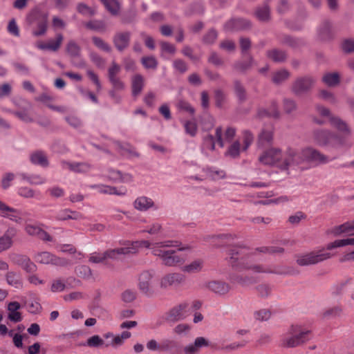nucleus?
<instances>
[{"instance_id": "nucleus-1", "label": "nucleus", "mask_w": 354, "mask_h": 354, "mask_svg": "<svg viewBox=\"0 0 354 354\" xmlns=\"http://www.w3.org/2000/svg\"><path fill=\"white\" fill-rule=\"evenodd\" d=\"M227 261L236 271L248 270L253 273H268L281 275H296L299 271L292 267L283 266H264L257 262V256L250 254L245 247L235 246L228 252Z\"/></svg>"}, {"instance_id": "nucleus-2", "label": "nucleus", "mask_w": 354, "mask_h": 354, "mask_svg": "<svg viewBox=\"0 0 354 354\" xmlns=\"http://www.w3.org/2000/svg\"><path fill=\"white\" fill-rule=\"evenodd\" d=\"M329 161L327 156L312 147L301 149L288 147L283 151L282 171H288L290 169L304 171L308 168L306 166V162L327 163Z\"/></svg>"}, {"instance_id": "nucleus-3", "label": "nucleus", "mask_w": 354, "mask_h": 354, "mask_svg": "<svg viewBox=\"0 0 354 354\" xmlns=\"http://www.w3.org/2000/svg\"><path fill=\"white\" fill-rule=\"evenodd\" d=\"M148 248H150L151 253L166 266H176L183 263L185 261V258L178 253L185 248H178L176 241L167 240L153 244L150 243V246Z\"/></svg>"}, {"instance_id": "nucleus-4", "label": "nucleus", "mask_w": 354, "mask_h": 354, "mask_svg": "<svg viewBox=\"0 0 354 354\" xmlns=\"http://www.w3.org/2000/svg\"><path fill=\"white\" fill-rule=\"evenodd\" d=\"M158 279L153 270H144L138 275V288L140 293L147 297L158 294Z\"/></svg>"}, {"instance_id": "nucleus-5", "label": "nucleus", "mask_w": 354, "mask_h": 354, "mask_svg": "<svg viewBox=\"0 0 354 354\" xmlns=\"http://www.w3.org/2000/svg\"><path fill=\"white\" fill-rule=\"evenodd\" d=\"M310 330H304L301 326H292L282 336L281 345L292 348L299 346L308 339Z\"/></svg>"}, {"instance_id": "nucleus-6", "label": "nucleus", "mask_w": 354, "mask_h": 354, "mask_svg": "<svg viewBox=\"0 0 354 354\" xmlns=\"http://www.w3.org/2000/svg\"><path fill=\"white\" fill-rule=\"evenodd\" d=\"M149 246L150 242L146 240L127 242L123 247L106 250L105 255L106 259L117 260L120 255L136 254L140 248H149Z\"/></svg>"}, {"instance_id": "nucleus-7", "label": "nucleus", "mask_w": 354, "mask_h": 354, "mask_svg": "<svg viewBox=\"0 0 354 354\" xmlns=\"http://www.w3.org/2000/svg\"><path fill=\"white\" fill-rule=\"evenodd\" d=\"M283 157V152L279 148L271 147L259 156V160L263 165L274 167L282 171Z\"/></svg>"}, {"instance_id": "nucleus-8", "label": "nucleus", "mask_w": 354, "mask_h": 354, "mask_svg": "<svg viewBox=\"0 0 354 354\" xmlns=\"http://www.w3.org/2000/svg\"><path fill=\"white\" fill-rule=\"evenodd\" d=\"M332 254L326 252L324 249L313 251L309 253L299 254L296 257V261L301 266H307L316 264L330 259Z\"/></svg>"}, {"instance_id": "nucleus-9", "label": "nucleus", "mask_w": 354, "mask_h": 354, "mask_svg": "<svg viewBox=\"0 0 354 354\" xmlns=\"http://www.w3.org/2000/svg\"><path fill=\"white\" fill-rule=\"evenodd\" d=\"M189 316V304L187 302L180 303L171 308L164 315V319L169 324H174L185 319Z\"/></svg>"}, {"instance_id": "nucleus-10", "label": "nucleus", "mask_w": 354, "mask_h": 354, "mask_svg": "<svg viewBox=\"0 0 354 354\" xmlns=\"http://www.w3.org/2000/svg\"><path fill=\"white\" fill-rule=\"evenodd\" d=\"M185 277L183 274L174 272L162 276L159 281V286L162 289H167L173 286H178L183 283Z\"/></svg>"}, {"instance_id": "nucleus-11", "label": "nucleus", "mask_w": 354, "mask_h": 354, "mask_svg": "<svg viewBox=\"0 0 354 354\" xmlns=\"http://www.w3.org/2000/svg\"><path fill=\"white\" fill-rule=\"evenodd\" d=\"M315 80L311 77H304L297 79L292 84V91L296 95L308 92L313 86Z\"/></svg>"}, {"instance_id": "nucleus-12", "label": "nucleus", "mask_w": 354, "mask_h": 354, "mask_svg": "<svg viewBox=\"0 0 354 354\" xmlns=\"http://www.w3.org/2000/svg\"><path fill=\"white\" fill-rule=\"evenodd\" d=\"M131 34L129 31H119L115 33L113 37V43L115 48L122 52L127 49L130 44Z\"/></svg>"}, {"instance_id": "nucleus-13", "label": "nucleus", "mask_w": 354, "mask_h": 354, "mask_svg": "<svg viewBox=\"0 0 354 354\" xmlns=\"http://www.w3.org/2000/svg\"><path fill=\"white\" fill-rule=\"evenodd\" d=\"M104 177L113 183H128L132 182L133 179L132 175L130 174H123L119 170L111 168L107 170L106 174H104Z\"/></svg>"}, {"instance_id": "nucleus-14", "label": "nucleus", "mask_w": 354, "mask_h": 354, "mask_svg": "<svg viewBox=\"0 0 354 354\" xmlns=\"http://www.w3.org/2000/svg\"><path fill=\"white\" fill-rule=\"evenodd\" d=\"M61 166L63 169H68L75 173H86L90 171L91 165L86 162H69L62 160Z\"/></svg>"}, {"instance_id": "nucleus-15", "label": "nucleus", "mask_w": 354, "mask_h": 354, "mask_svg": "<svg viewBox=\"0 0 354 354\" xmlns=\"http://www.w3.org/2000/svg\"><path fill=\"white\" fill-rule=\"evenodd\" d=\"M209 346V341L203 337H198L192 344H189L183 347L184 354H198L203 347Z\"/></svg>"}, {"instance_id": "nucleus-16", "label": "nucleus", "mask_w": 354, "mask_h": 354, "mask_svg": "<svg viewBox=\"0 0 354 354\" xmlns=\"http://www.w3.org/2000/svg\"><path fill=\"white\" fill-rule=\"evenodd\" d=\"M316 109L321 115L330 117L331 124L338 130L342 132H349L346 124L338 118L330 117V111L327 108L322 106H317Z\"/></svg>"}, {"instance_id": "nucleus-17", "label": "nucleus", "mask_w": 354, "mask_h": 354, "mask_svg": "<svg viewBox=\"0 0 354 354\" xmlns=\"http://www.w3.org/2000/svg\"><path fill=\"white\" fill-rule=\"evenodd\" d=\"M133 207L140 212H147L150 209H158L154 201L145 196H141L136 198L133 203Z\"/></svg>"}, {"instance_id": "nucleus-18", "label": "nucleus", "mask_w": 354, "mask_h": 354, "mask_svg": "<svg viewBox=\"0 0 354 354\" xmlns=\"http://www.w3.org/2000/svg\"><path fill=\"white\" fill-rule=\"evenodd\" d=\"M88 187L97 190V192L104 194L124 196L127 193L126 189H118L115 187L106 185L103 184L89 185Z\"/></svg>"}, {"instance_id": "nucleus-19", "label": "nucleus", "mask_w": 354, "mask_h": 354, "mask_svg": "<svg viewBox=\"0 0 354 354\" xmlns=\"http://www.w3.org/2000/svg\"><path fill=\"white\" fill-rule=\"evenodd\" d=\"M207 288L218 295H225L230 290L229 283L223 281H211L206 283Z\"/></svg>"}, {"instance_id": "nucleus-20", "label": "nucleus", "mask_w": 354, "mask_h": 354, "mask_svg": "<svg viewBox=\"0 0 354 354\" xmlns=\"http://www.w3.org/2000/svg\"><path fill=\"white\" fill-rule=\"evenodd\" d=\"M250 26L249 21L244 19H232L224 25V30L226 32H233L246 29Z\"/></svg>"}, {"instance_id": "nucleus-21", "label": "nucleus", "mask_w": 354, "mask_h": 354, "mask_svg": "<svg viewBox=\"0 0 354 354\" xmlns=\"http://www.w3.org/2000/svg\"><path fill=\"white\" fill-rule=\"evenodd\" d=\"M0 213L1 215L9 218L10 220L20 223L22 218L18 215L19 210L8 206L6 204L0 201Z\"/></svg>"}, {"instance_id": "nucleus-22", "label": "nucleus", "mask_w": 354, "mask_h": 354, "mask_svg": "<svg viewBox=\"0 0 354 354\" xmlns=\"http://www.w3.org/2000/svg\"><path fill=\"white\" fill-rule=\"evenodd\" d=\"M17 234L15 227H9L4 234L0 237V253L8 250L12 245V239Z\"/></svg>"}, {"instance_id": "nucleus-23", "label": "nucleus", "mask_w": 354, "mask_h": 354, "mask_svg": "<svg viewBox=\"0 0 354 354\" xmlns=\"http://www.w3.org/2000/svg\"><path fill=\"white\" fill-rule=\"evenodd\" d=\"M315 142L319 145H326L336 138V136L326 130H317L313 133Z\"/></svg>"}, {"instance_id": "nucleus-24", "label": "nucleus", "mask_w": 354, "mask_h": 354, "mask_svg": "<svg viewBox=\"0 0 354 354\" xmlns=\"http://www.w3.org/2000/svg\"><path fill=\"white\" fill-rule=\"evenodd\" d=\"M64 37L62 34H57L55 39H50L46 43H37L36 46L41 50H48L55 52L59 50L63 41Z\"/></svg>"}, {"instance_id": "nucleus-25", "label": "nucleus", "mask_w": 354, "mask_h": 354, "mask_svg": "<svg viewBox=\"0 0 354 354\" xmlns=\"http://www.w3.org/2000/svg\"><path fill=\"white\" fill-rule=\"evenodd\" d=\"M21 305L17 301L10 302L8 305V310L9 311L8 318L11 322L17 323L21 321L22 316L18 310L20 309Z\"/></svg>"}, {"instance_id": "nucleus-26", "label": "nucleus", "mask_w": 354, "mask_h": 354, "mask_svg": "<svg viewBox=\"0 0 354 354\" xmlns=\"http://www.w3.org/2000/svg\"><path fill=\"white\" fill-rule=\"evenodd\" d=\"M55 218L57 221L78 220L82 218V215L80 212L72 211L69 209H64L58 211Z\"/></svg>"}, {"instance_id": "nucleus-27", "label": "nucleus", "mask_w": 354, "mask_h": 354, "mask_svg": "<svg viewBox=\"0 0 354 354\" xmlns=\"http://www.w3.org/2000/svg\"><path fill=\"white\" fill-rule=\"evenodd\" d=\"M333 233L335 236L345 234L348 236H354V221L346 222L333 229Z\"/></svg>"}, {"instance_id": "nucleus-28", "label": "nucleus", "mask_w": 354, "mask_h": 354, "mask_svg": "<svg viewBox=\"0 0 354 354\" xmlns=\"http://www.w3.org/2000/svg\"><path fill=\"white\" fill-rule=\"evenodd\" d=\"M145 79L140 74H136L131 78V91L133 96L138 95L143 89Z\"/></svg>"}, {"instance_id": "nucleus-29", "label": "nucleus", "mask_w": 354, "mask_h": 354, "mask_svg": "<svg viewBox=\"0 0 354 354\" xmlns=\"http://www.w3.org/2000/svg\"><path fill=\"white\" fill-rule=\"evenodd\" d=\"M270 0H266L262 6L257 8L255 16L257 18L262 21H267L270 17V10L268 6V3Z\"/></svg>"}, {"instance_id": "nucleus-30", "label": "nucleus", "mask_w": 354, "mask_h": 354, "mask_svg": "<svg viewBox=\"0 0 354 354\" xmlns=\"http://www.w3.org/2000/svg\"><path fill=\"white\" fill-rule=\"evenodd\" d=\"M16 263L28 272H34L37 270L36 265L26 256H19Z\"/></svg>"}, {"instance_id": "nucleus-31", "label": "nucleus", "mask_w": 354, "mask_h": 354, "mask_svg": "<svg viewBox=\"0 0 354 354\" xmlns=\"http://www.w3.org/2000/svg\"><path fill=\"white\" fill-rule=\"evenodd\" d=\"M30 161L35 165L46 167L48 165V160L46 153L42 151H37L30 155Z\"/></svg>"}, {"instance_id": "nucleus-32", "label": "nucleus", "mask_w": 354, "mask_h": 354, "mask_svg": "<svg viewBox=\"0 0 354 354\" xmlns=\"http://www.w3.org/2000/svg\"><path fill=\"white\" fill-rule=\"evenodd\" d=\"M6 279L7 283L15 288H21L23 287L21 277L18 273L12 271L8 272L6 275Z\"/></svg>"}, {"instance_id": "nucleus-33", "label": "nucleus", "mask_w": 354, "mask_h": 354, "mask_svg": "<svg viewBox=\"0 0 354 354\" xmlns=\"http://www.w3.org/2000/svg\"><path fill=\"white\" fill-rule=\"evenodd\" d=\"M279 111L278 110L276 102L272 101L268 109H262L259 111L260 117L268 116L270 118H278L279 117Z\"/></svg>"}, {"instance_id": "nucleus-34", "label": "nucleus", "mask_w": 354, "mask_h": 354, "mask_svg": "<svg viewBox=\"0 0 354 354\" xmlns=\"http://www.w3.org/2000/svg\"><path fill=\"white\" fill-rule=\"evenodd\" d=\"M203 266L202 260H195L189 264L185 265L182 268V270L185 272L192 274L199 272Z\"/></svg>"}, {"instance_id": "nucleus-35", "label": "nucleus", "mask_w": 354, "mask_h": 354, "mask_svg": "<svg viewBox=\"0 0 354 354\" xmlns=\"http://www.w3.org/2000/svg\"><path fill=\"white\" fill-rule=\"evenodd\" d=\"M215 147L214 138L212 135H207L203 138L201 146V151L205 155H208L209 151H212Z\"/></svg>"}, {"instance_id": "nucleus-36", "label": "nucleus", "mask_w": 354, "mask_h": 354, "mask_svg": "<svg viewBox=\"0 0 354 354\" xmlns=\"http://www.w3.org/2000/svg\"><path fill=\"white\" fill-rule=\"evenodd\" d=\"M318 35L321 39H328L331 36V24L328 21H324L318 28Z\"/></svg>"}, {"instance_id": "nucleus-37", "label": "nucleus", "mask_w": 354, "mask_h": 354, "mask_svg": "<svg viewBox=\"0 0 354 354\" xmlns=\"http://www.w3.org/2000/svg\"><path fill=\"white\" fill-rule=\"evenodd\" d=\"M21 176L24 180H26L30 185H42L46 182L45 178L38 174L28 175L26 174H21Z\"/></svg>"}, {"instance_id": "nucleus-38", "label": "nucleus", "mask_w": 354, "mask_h": 354, "mask_svg": "<svg viewBox=\"0 0 354 354\" xmlns=\"http://www.w3.org/2000/svg\"><path fill=\"white\" fill-rule=\"evenodd\" d=\"M54 258V254L49 252H38L35 256L36 262L41 264H52Z\"/></svg>"}, {"instance_id": "nucleus-39", "label": "nucleus", "mask_w": 354, "mask_h": 354, "mask_svg": "<svg viewBox=\"0 0 354 354\" xmlns=\"http://www.w3.org/2000/svg\"><path fill=\"white\" fill-rule=\"evenodd\" d=\"M348 245H354V238L335 240V241L327 244L326 249L330 250L336 248L343 247Z\"/></svg>"}, {"instance_id": "nucleus-40", "label": "nucleus", "mask_w": 354, "mask_h": 354, "mask_svg": "<svg viewBox=\"0 0 354 354\" xmlns=\"http://www.w3.org/2000/svg\"><path fill=\"white\" fill-rule=\"evenodd\" d=\"M322 80L326 85L335 86L339 82V76L337 73H329L323 76Z\"/></svg>"}, {"instance_id": "nucleus-41", "label": "nucleus", "mask_w": 354, "mask_h": 354, "mask_svg": "<svg viewBox=\"0 0 354 354\" xmlns=\"http://www.w3.org/2000/svg\"><path fill=\"white\" fill-rule=\"evenodd\" d=\"M141 64L146 69L155 70L158 67V61L154 56H145L142 57Z\"/></svg>"}, {"instance_id": "nucleus-42", "label": "nucleus", "mask_w": 354, "mask_h": 354, "mask_svg": "<svg viewBox=\"0 0 354 354\" xmlns=\"http://www.w3.org/2000/svg\"><path fill=\"white\" fill-rule=\"evenodd\" d=\"M290 76V73L285 69L275 72L272 76V82L276 84H280L286 81Z\"/></svg>"}, {"instance_id": "nucleus-43", "label": "nucleus", "mask_w": 354, "mask_h": 354, "mask_svg": "<svg viewBox=\"0 0 354 354\" xmlns=\"http://www.w3.org/2000/svg\"><path fill=\"white\" fill-rule=\"evenodd\" d=\"M268 57L277 62H281L286 59V54L284 51L277 49L270 50L267 53Z\"/></svg>"}, {"instance_id": "nucleus-44", "label": "nucleus", "mask_w": 354, "mask_h": 354, "mask_svg": "<svg viewBox=\"0 0 354 354\" xmlns=\"http://www.w3.org/2000/svg\"><path fill=\"white\" fill-rule=\"evenodd\" d=\"M273 140V133L272 130H264L259 136V144L264 145L270 144Z\"/></svg>"}, {"instance_id": "nucleus-45", "label": "nucleus", "mask_w": 354, "mask_h": 354, "mask_svg": "<svg viewBox=\"0 0 354 354\" xmlns=\"http://www.w3.org/2000/svg\"><path fill=\"white\" fill-rule=\"evenodd\" d=\"M47 17L44 16L37 24V29L32 32L35 36H41L46 33L47 30Z\"/></svg>"}, {"instance_id": "nucleus-46", "label": "nucleus", "mask_w": 354, "mask_h": 354, "mask_svg": "<svg viewBox=\"0 0 354 354\" xmlns=\"http://www.w3.org/2000/svg\"><path fill=\"white\" fill-rule=\"evenodd\" d=\"M75 272L79 277L84 279H89L92 277V270L88 266H79L76 267Z\"/></svg>"}, {"instance_id": "nucleus-47", "label": "nucleus", "mask_w": 354, "mask_h": 354, "mask_svg": "<svg viewBox=\"0 0 354 354\" xmlns=\"http://www.w3.org/2000/svg\"><path fill=\"white\" fill-rule=\"evenodd\" d=\"M104 6L113 15H118L120 12V5L117 0H110Z\"/></svg>"}, {"instance_id": "nucleus-48", "label": "nucleus", "mask_w": 354, "mask_h": 354, "mask_svg": "<svg viewBox=\"0 0 354 354\" xmlns=\"http://www.w3.org/2000/svg\"><path fill=\"white\" fill-rule=\"evenodd\" d=\"M342 313V308L340 306H335L324 311V317L326 318H333L339 317Z\"/></svg>"}, {"instance_id": "nucleus-49", "label": "nucleus", "mask_w": 354, "mask_h": 354, "mask_svg": "<svg viewBox=\"0 0 354 354\" xmlns=\"http://www.w3.org/2000/svg\"><path fill=\"white\" fill-rule=\"evenodd\" d=\"M92 41L95 46L99 49L104 50L105 52L109 53L111 51V47L109 44L105 42L102 39L98 37H93L92 38Z\"/></svg>"}, {"instance_id": "nucleus-50", "label": "nucleus", "mask_w": 354, "mask_h": 354, "mask_svg": "<svg viewBox=\"0 0 354 354\" xmlns=\"http://www.w3.org/2000/svg\"><path fill=\"white\" fill-rule=\"evenodd\" d=\"M254 317L260 322L267 321L271 317V312L268 309H261L254 312Z\"/></svg>"}, {"instance_id": "nucleus-51", "label": "nucleus", "mask_w": 354, "mask_h": 354, "mask_svg": "<svg viewBox=\"0 0 354 354\" xmlns=\"http://www.w3.org/2000/svg\"><path fill=\"white\" fill-rule=\"evenodd\" d=\"M67 53L72 57H77L80 55V48L74 41H70L66 46Z\"/></svg>"}, {"instance_id": "nucleus-52", "label": "nucleus", "mask_w": 354, "mask_h": 354, "mask_svg": "<svg viewBox=\"0 0 354 354\" xmlns=\"http://www.w3.org/2000/svg\"><path fill=\"white\" fill-rule=\"evenodd\" d=\"M242 135L243 142V150H247L254 141V136L248 130L243 131Z\"/></svg>"}, {"instance_id": "nucleus-53", "label": "nucleus", "mask_w": 354, "mask_h": 354, "mask_svg": "<svg viewBox=\"0 0 354 354\" xmlns=\"http://www.w3.org/2000/svg\"><path fill=\"white\" fill-rule=\"evenodd\" d=\"M241 151V146L239 141H235L233 144H232L227 151L226 152V155L230 156L232 158H236L239 156Z\"/></svg>"}, {"instance_id": "nucleus-54", "label": "nucleus", "mask_w": 354, "mask_h": 354, "mask_svg": "<svg viewBox=\"0 0 354 354\" xmlns=\"http://www.w3.org/2000/svg\"><path fill=\"white\" fill-rule=\"evenodd\" d=\"M306 218V214L301 211L297 212L295 214L291 215L288 218V222L293 225H298L301 221Z\"/></svg>"}, {"instance_id": "nucleus-55", "label": "nucleus", "mask_w": 354, "mask_h": 354, "mask_svg": "<svg viewBox=\"0 0 354 354\" xmlns=\"http://www.w3.org/2000/svg\"><path fill=\"white\" fill-rule=\"evenodd\" d=\"M184 127L187 134L192 137L196 136L197 133V125L194 121H187L184 124Z\"/></svg>"}, {"instance_id": "nucleus-56", "label": "nucleus", "mask_w": 354, "mask_h": 354, "mask_svg": "<svg viewBox=\"0 0 354 354\" xmlns=\"http://www.w3.org/2000/svg\"><path fill=\"white\" fill-rule=\"evenodd\" d=\"M106 260L105 252L102 253L93 252L89 256V261L93 263H104Z\"/></svg>"}, {"instance_id": "nucleus-57", "label": "nucleus", "mask_w": 354, "mask_h": 354, "mask_svg": "<svg viewBox=\"0 0 354 354\" xmlns=\"http://www.w3.org/2000/svg\"><path fill=\"white\" fill-rule=\"evenodd\" d=\"M26 306L29 313L36 314L39 313L41 306L37 300H31L26 303Z\"/></svg>"}, {"instance_id": "nucleus-58", "label": "nucleus", "mask_w": 354, "mask_h": 354, "mask_svg": "<svg viewBox=\"0 0 354 354\" xmlns=\"http://www.w3.org/2000/svg\"><path fill=\"white\" fill-rule=\"evenodd\" d=\"M17 193L19 196L26 198L35 197V192L27 187H21L18 189Z\"/></svg>"}, {"instance_id": "nucleus-59", "label": "nucleus", "mask_w": 354, "mask_h": 354, "mask_svg": "<svg viewBox=\"0 0 354 354\" xmlns=\"http://www.w3.org/2000/svg\"><path fill=\"white\" fill-rule=\"evenodd\" d=\"M66 284L64 280L57 279L53 280L51 285V291L54 292H62L65 289Z\"/></svg>"}, {"instance_id": "nucleus-60", "label": "nucleus", "mask_w": 354, "mask_h": 354, "mask_svg": "<svg viewBox=\"0 0 354 354\" xmlns=\"http://www.w3.org/2000/svg\"><path fill=\"white\" fill-rule=\"evenodd\" d=\"M234 91L237 97L240 100H244L245 99V91L243 85L239 81H235L234 83Z\"/></svg>"}, {"instance_id": "nucleus-61", "label": "nucleus", "mask_w": 354, "mask_h": 354, "mask_svg": "<svg viewBox=\"0 0 354 354\" xmlns=\"http://www.w3.org/2000/svg\"><path fill=\"white\" fill-rule=\"evenodd\" d=\"M77 10L80 13L86 16H93L95 13L93 8L88 7L84 3L78 4L77 6Z\"/></svg>"}, {"instance_id": "nucleus-62", "label": "nucleus", "mask_w": 354, "mask_h": 354, "mask_svg": "<svg viewBox=\"0 0 354 354\" xmlns=\"http://www.w3.org/2000/svg\"><path fill=\"white\" fill-rule=\"evenodd\" d=\"M87 344L90 347H98L104 345V342L99 335H93L88 339Z\"/></svg>"}, {"instance_id": "nucleus-63", "label": "nucleus", "mask_w": 354, "mask_h": 354, "mask_svg": "<svg viewBox=\"0 0 354 354\" xmlns=\"http://www.w3.org/2000/svg\"><path fill=\"white\" fill-rule=\"evenodd\" d=\"M176 106L178 109L188 112L191 115L194 113V109L190 105L189 102L185 100H179Z\"/></svg>"}, {"instance_id": "nucleus-64", "label": "nucleus", "mask_w": 354, "mask_h": 354, "mask_svg": "<svg viewBox=\"0 0 354 354\" xmlns=\"http://www.w3.org/2000/svg\"><path fill=\"white\" fill-rule=\"evenodd\" d=\"M342 49L346 53L354 52V39H345L342 44Z\"/></svg>"}]
</instances>
